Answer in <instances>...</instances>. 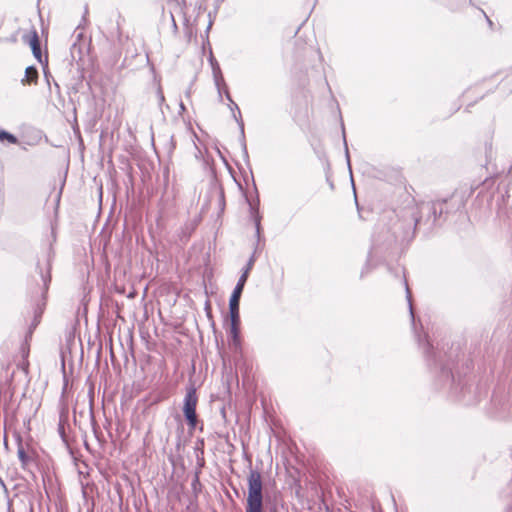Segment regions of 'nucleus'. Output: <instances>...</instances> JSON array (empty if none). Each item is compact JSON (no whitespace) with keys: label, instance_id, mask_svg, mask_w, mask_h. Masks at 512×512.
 <instances>
[{"label":"nucleus","instance_id":"nucleus-1","mask_svg":"<svg viewBox=\"0 0 512 512\" xmlns=\"http://www.w3.org/2000/svg\"><path fill=\"white\" fill-rule=\"evenodd\" d=\"M246 512H263V484L261 473L251 469L247 478Z\"/></svg>","mask_w":512,"mask_h":512},{"label":"nucleus","instance_id":"nucleus-2","mask_svg":"<svg viewBox=\"0 0 512 512\" xmlns=\"http://www.w3.org/2000/svg\"><path fill=\"white\" fill-rule=\"evenodd\" d=\"M198 397L194 388H189L184 398L183 413L190 428L194 429L197 423L196 406Z\"/></svg>","mask_w":512,"mask_h":512},{"label":"nucleus","instance_id":"nucleus-3","mask_svg":"<svg viewBox=\"0 0 512 512\" xmlns=\"http://www.w3.org/2000/svg\"><path fill=\"white\" fill-rule=\"evenodd\" d=\"M247 278H248V270H244L242 275L238 279V282L232 292L229 303L239 304V300H240L244 285L247 281Z\"/></svg>","mask_w":512,"mask_h":512},{"label":"nucleus","instance_id":"nucleus-4","mask_svg":"<svg viewBox=\"0 0 512 512\" xmlns=\"http://www.w3.org/2000/svg\"><path fill=\"white\" fill-rule=\"evenodd\" d=\"M213 78H214L215 86H216V88L218 90L219 97H221L222 93H224L226 98H227V100L231 101V96H230L228 87H227V85L225 83V80L223 78V75H218V76H215Z\"/></svg>","mask_w":512,"mask_h":512},{"label":"nucleus","instance_id":"nucleus-5","mask_svg":"<svg viewBox=\"0 0 512 512\" xmlns=\"http://www.w3.org/2000/svg\"><path fill=\"white\" fill-rule=\"evenodd\" d=\"M38 80V71L34 66H29L25 70V77L22 79L23 84H36Z\"/></svg>","mask_w":512,"mask_h":512},{"label":"nucleus","instance_id":"nucleus-6","mask_svg":"<svg viewBox=\"0 0 512 512\" xmlns=\"http://www.w3.org/2000/svg\"><path fill=\"white\" fill-rule=\"evenodd\" d=\"M23 41L27 43L31 48L40 44L36 30H32L29 34H25L23 36Z\"/></svg>","mask_w":512,"mask_h":512},{"label":"nucleus","instance_id":"nucleus-7","mask_svg":"<svg viewBox=\"0 0 512 512\" xmlns=\"http://www.w3.org/2000/svg\"><path fill=\"white\" fill-rule=\"evenodd\" d=\"M229 313L231 324L239 325L240 317H239V304L229 303Z\"/></svg>","mask_w":512,"mask_h":512},{"label":"nucleus","instance_id":"nucleus-8","mask_svg":"<svg viewBox=\"0 0 512 512\" xmlns=\"http://www.w3.org/2000/svg\"><path fill=\"white\" fill-rule=\"evenodd\" d=\"M229 102L231 103V107L230 108H231V111L233 113V116H234L236 122L239 124L241 132L243 133L244 132V123H243V121L241 119L240 109H239L238 105L233 102L232 99Z\"/></svg>","mask_w":512,"mask_h":512},{"label":"nucleus","instance_id":"nucleus-9","mask_svg":"<svg viewBox=\"0 0 512 512\" xmlns=\"http://www.w3.org/2000/svg\"><path fill=\"white\" fill-rule=\"evenodd\" d=\"M410 216H411V219L409 221V225L413 226V227H416L419 219H420V215H419V212H418V209L416 206H411L409 207V210H408Z\"/></svg>","mask_w":512,"mask_h":512},{"label":"nucleus","instance_id":"nucleus-10","mask_svg":"<svg viewBox=\"0 0 512 512\" xmlns=\"http://www.w3.org/2000/svg\"><path fill=\"white\" fill-rule=\"evenodd\" d=\"M0 140H7L12 144H16L18 141L17 138L13 134H10L4 130L0 131Z\"/></svg>","mask_w":512,"mask_h":512},{"label":"nucleus","instance_id":"nucleus-11","mask_svg":"<svg viewBox=\"0 0 512 512\" xmlns=\"http://www.w3.org/2000/svg\"><path fill=\"white\" fill-rule=\"evenodd\" d=\"M405 288H406V297H407L408 304H409L411 319H412V322L414 323L415 317H414V312H413V307H412L411 292L409 290V287H408V284L406 281H405Z\"/></svg>","mask_w":512,"mask_h":512},{"label":"nucleus","instance_id":"nucleus-12","mask_svg":"<svg viewBox=\"0 0 512 512\" xmlns=\"http://www.w3.org/2000/svg\"><path fill=\"white\" fill-rule=\"evenodd\" d=\"M32 53L34 55V57L39 61V62H42V54H41V48H40V44L36 47H32Z\"/></svg>","mask_w":512,"mask_h":512},{"label":"nucleus","instance_id":"nucleus-13","mask_svg":"<svg viewBox=\"0 0 512 512\" xmlns=\"http://www.w3.org/2000/svg\"><path fill=\"white\" fill-rule=\"evenodd\" d=\"M238 326L239 325L234 326L233 324H231V327H230V334L234 338V340H236L238 337Z\"/></svg>","mask_w":512,"mask_h":512},{"label":"nucleus","instance_id":"nucleus-14","mask_svg":"<svg viewBox=\"0 0 512 512\" xmlns=\"http://www.w3.org/2000/svg\"><path fill=\"white\" fill-rule=\"evenodd\" d=\"M18 457L21 460L22 463H25L27 460L26 453L23 448L18 449Z\"/></svg>","mask_w":512,"mask_h":512},{"label":"nucleus","instance_id":"nucleus-15","mask_svg":"<svg viewBox=\"0 0 512 512\" xmlns=\"http://www.w3.org/2000/svg\"><path fill=\"white\" fill-rule=\"evenodd\" d=\"M212 72H213V77L218 76V75H222V71L220 69L219 64H216V68H214L212 70Z\"/></svg>","mask_w":512,"mask_h":512},{"label":"nucleus","instance_id":"nucleus-16","mask_svg":"<svg viewBox=\"0 0 512 512\" xmlns=\"http://www.w3.org/2000/svg\"><path fill=\"white\" fill-rule=\"evenodd\" d=\"M344 144H345V154H346L347 162H348V164H350L349 151H348V146H347V142H346L345 138H344Z\"/></svg>","mask_w":512,"mask_h":512},{"label":"nucleus","instance_id":"nucleus-17","mask_svg":"<svg viewBox=\"0 0 512 512\" xmlns=\"http://www.w3.org/2000/svg\"><path fill=\"white\" fill-rule=\"evenodd\" d=\"M256 232L258 235L260 234V220L259 219L256 220Z\"/></svg>","mask_w":512,"mask_h":512},{"label":"nucleus","instance_id":"nucleus-18","mask_svg":"<svg viewBox=\"0 0 512 512\" xmlns=\"http://www.w3.org/2000/svg\"><path fill=\"white\" fill-rule=\"evenodd\" d=\"M198 483H199V478H198V476L196 475V476H195V479L193 480V483H192V486H193V488H194V489H195V487H196V485H197Z\"/></svg>","mask_w":512,"mask_h":512},{"label":"nucleus","instance_id":"nucleus-19","mask_svg":"<svg viewBox=\"0 0 512 512\" xmlns=\"http://www.w3.org/2000/svg\"><path fill=\"white\" fill-rule=\"evenodd\" d=\"M212 70L216 68V64H218L213 58L210 59Z\"/></svg>","mask_w":512,"mask_h":512},{"label":"nucleus","instance_id":"nucleus-20","mask_svg":"<svg viewBox=\"0 0 512 512\" xmlns=\"http://www.w3.org/2000/svg\"><path fill=\"white\" fill-rule=\"evenodd\" d=\"M252 264H253V259H251V260L249 261V263H248V265L246 266L245 270H248V272H249V271H250V269H251Z\"/></svg>","mask_w":512,"mask_h":512},{"label":"nucleus","instance_id":"nucleus-21","mask_svg":"<svg viewBox=\"0 0 512 512\" xmlns=\"http://www.w3.org/2000/svg\"><path fill=\"white\" fill-rule=\"evenodd\" d=\"M42 278H43V281H44V286L47 287V283L50 280V278L49 277H44V276Z\"/></svg>","mask_w":512,"mask_h":512},{"label":"nucleus","instance_id":"nucleus-22","mask_svg":"<svg viewBox=\"0 0 512 512\" xmlns=\"http://www.w3.org/2000/svg\"><path fill=\"white\" fill-rule=\"evenodd\" d=\"M159 96H160V100L163 101L164 100V96H163V93L161 91H159Z\"/></svg>","mask_w":512,"mask_h":512},{"label":"nucleus","instance_id":"nucleus-23","mask_svg":"<svg viewBox=\"0 0 512 512\" xmlns=\"http://www.w3.org/2000/svg\"><path fill=\"white\" fill-rule=\"evenodd\" d=\"M180 107H181V109H182V110H184V109H185V107H184V104H183V103H181V104H180Z\"/></svg>","mask_w":512,"mask_h":512}]
</instances>
